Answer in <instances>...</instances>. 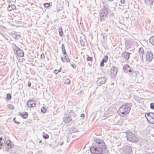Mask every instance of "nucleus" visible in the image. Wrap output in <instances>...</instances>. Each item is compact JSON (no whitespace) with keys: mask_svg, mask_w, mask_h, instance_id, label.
Instances as JSON below:
<instances>
[{"mask_svg":"<svg viewBox=\"0 0 154 154\" xmlns=\"http://www.w3.org/2000/svg\"><path fill=\"white\" fill-rule=\"evenodd\" d=\"M42 142V141L41 140H40V141H39V142L40 143H41V142Z\"/></svg>","mask_w":154,"mask_h":154,"instance_id":"nucleus-46","label":"nucleus"},{"mask_svg":"<svg viewBox=\"0 0 154 154\" xmlns=\"http://www.w3.org/2000/svg\"><path fill=\"white\" fill-rule=\"evenodd\" d=\"M47 110V109L44 107H43L41 109V112L43 113H45Z\"/></svg>","mask_w":154,"mask_h":154,"instance_id":"nucleus-28","label":"nucleus"},{"mask_svg":"<svg viewBox=\"0 0 154 154\" xmlns=\"http://www.w3.org/2000/svg\"><path fill=\"white\" fill-rule=\"evenodd\" d=\"M27 105L29 108L34 107L35 106L36 102L34 100H29L27 101Z\"/></svg>","mask_w":154,"mask_h":154,"instance_id":"nucleus-7","label":"nucleus"},{"mask_svg":"<svg viewBox=\"0 0 154 154\" xmlns=\"http://www.w3.org/2000/svg\"><path fill=\"white\" fill-rule=\"evenodd\" d=\"M65 83L66 84H69L70 83V81L69 79H66L65 80Z\"/></svg>","mask_w":154,"mask_h":154,"instance_id":"nucleus-29","label":"nucleus"},{"mask_svg":"<svg viewBox=\"0 0 154 154\" xmlns=\"http://www.w3.org/2000/svg\"><path fill=\"white\" fill-rule=\"evenodd\" d=\"M103 149L97 148V154H102L103 153Z\"/></svg>","mask_w":154,"mask_h":154,"instance_id":"nucleus-23","label":"nucleus"},{"mask_svg":"<svg viewBox=\"0 0 154 154\" xmlns=\"http://www.w3.org/2000/svg\"><path fill=\"white\" fill-rule=\"evenodd\" d=\"M44 6L46 8H48L50 6V4L48 3H45Z\"/></svg>","mask_w":154,"mask_h":154,"instance_id":"nucleus-32","label":"nucleus"},{"mask_svg":"<svg viewBox=\"0 0 154 154\" xmlns=\"http://www.w3.org/2000/svg\"><path fill=\"white\" fill-rule=\"evenodd\" d=\"M108 59V57L107 56H105L103 59L102 60L100 63V66H104V63H106Z\"/></svg>","mask_w":154,"mask_h":154,"instance_id":"nucleus-13","label":"nucleus"},{"mask_svg":"<svg viewBox=\"0 0 154 154\" xmlns=\"http://www.w3.org/2000/svg\"><path fill=\"white\" fill-rule=\"evenodd\" d=\"M8 10L9 11H11L13 10L16 9V6L14 5H9L7 7Z\"/></svg>","mask_w":154,"mask_h":154,"instance_id":"nucleus-17","label":"nucleus"},{"mask_svg":"<svg viewBox=\"0 0 154 154\" xmlns=\"http://www.w3.org/2000/svg\"><path fill=\"white\" fill-rule=\"evenodd\" d=\"M149 42L151 44L154 45V36H152L150 38Z\"/></svg>","mask_w":154,"mask_h":154,"instance_id":"nucleus-21","label":"nucleus"},{"mask_svg":"<svg viewBox=\"0 0 154 154\" xmlns=\"http://www.w3.org/2000/svg\"><path fill=\"white\" fill-rule=\"evenodd\" d=\"M71 120V119L70 118V117L69 116H66L64 119V121L65 122H70Z\"/></svg>","mask_w":154,"mask_h":154,"instance_id":"nucleus-20","label":"nucleus"},{"mask_svg":"<svg viewBox=\"0 0 154 154\" xmlns=\"http://www.w3.org/2000/svg\"><path fill=\"white\" fill-rule=\"evenodd\" d=\"M145 116L149 123L154 124V113H147L145 114Z\"/></svg>","mask_w":154,"mask_h":154,"instance_id":"nucleus-4","label":"nucleus"},{"mask_svg":"<svg viewBox=\"0 0 154 154\" xmlns=\"http://www.w3.org/2000/svg\"><path fill=\"white\" fill-rule=\"evenodd\" d=\"M59 32L60 35L61 36H62L63 34V32L61 27L59 29Z\"/></svg>","mask_w":154,"mask_h":154,"instance_id":"nucleus-26","label":"nucleus"},{"mask_svg":"<svg viewBox=\"0 0 154 154\" xmlns=\"http://www.w3.org/2000/svg\"><path fill=\"white\" fill-rule=\"evenodd\" d=\"M11 94H7L6 95V99L7 100H9L11 99Z\"/></svg>","mask_w":154,"mask_h":154,"instance_id":"nucleus-27","label":"nucleus"},{"mask_svg":"<svg viewBox=\"0 0 154 154\" xmlns=\"http://www.w3.org/2000/svg\"><path fill=\"white\" fill-rule=\"evenodd\" d=\"M2 144H0V149H2Z\"/></svg>","mask_w":154,"mask_h":154,"instance_id":"nucleus-43","label":"nucleus"},{"mask_svg":"<svg viewBox=\"0 0 154 154\" xmlns=\"http://www.w3.org/2000/svg\"><path fill=\"white\" fill-rule=\"evenodd\" d=\"M109 1H112L113 0H108Z\"/></svg>","mask_w":154,"mask_h":154,"instance_id":"nucleus-47","label":"nucleus"},{"mask_svg":"<svg viewBox=\"0 0 154 154\" xmlns=\"http://www.w3.org/2000/svg\"><path fill=\"white\" fill-rule=\"evenodd\" d=\"M91 153L93 154H95L96 152V148L94 147H92L90 149Z\"/></svg>","mask_w":154,"mask_h":154,"instance_id":"nucleus-22","label":"nucleus"},{"mask_svg":"<svg viewBox=\"0 0 154 154\" xmlns=\"http://www.w3.org/2000/svg\"><path fill=\"white\" fill-rule=\"evenodd\" d=\"M12 145V143L11 140H7L3 145V149L5 151H8L11 149Z\"/></svg>","mask_w":154,"mask_h":154,"instance_id":"nucleus-3","label":"nucleus"},{"mask_svg":"<svg viewBox=\"0 0 154 154\" xmlns=\"http://www.w3.org/2000/svg\"><path fill=\"white\" fill-rule=\"evenodd\" d=\"M127 66L128 67H129V66H128V65H127Z\"/></svg>","mask_w":154,"mask_h":154,"instance_id":"nucleus-48","label":"nucleus"},{"mask_svg":"<svg viewBox=\"0 0 154 154\" xmlns=\"http://www.w3.org/2000/svg\"><path fill=\"white\" fill-rule=\"evenodd\" d=\"M20 115L22 116V117L23 119H26L28 117V114L27 112H25L23 113H21Z\"/></svg>","mask_w":154,"mask_h":154,"instance_id":"nucleus-19","label":"nucleus"},{"mask_svg":"<svg viewBox=\"0 0 154 154\" xmlns=\"http://www.w3.org/2000/svg\"><path fill=\"white\" fill-rule=\"evenodd\" d=\"M63 141H62L60 143L59 145L60 146H62L63 145Z\"/></svg>","mask_w":154,"mask_h":154,"instance_id":"nucleus-39","label":"nucleus"},{"mask_svg":"<svg viewBox=\"0 0 154 154\" xmlns=\"http://www.w3.org/2000/svg\"><path fill=\"white\" fill-rule=\"evenodd\" d=\"M126 137L128 140L133 142H136L138 141V138L135 134L131 132H128L126 134Z\"/></svg>","mask_w":154,"mask_h":154,"instance_id":"nucleus-2","label":"nucleus"},{"mask_svg":"<svg viewBox=\"0 0 154 154\" xmlns=\"http://www.w3.org/2000/svg\"><path fill=\"white\" fill-rule=\"evenodd\" d=\"M28 86L29 87H30L31 85V83L30 82H29L28 83Z\"/></svg>","mask_w":154,"mask_h":154,"instance_id":"nucleus-38","label":"nucleus"},{"mask_svg":"<svg viewBox=\"0 0 154 154\" xmlns=\"http://www.w3.org/2000/svg\"><path fill=\"white\" fill-rule=\"evenodd\" d=\"M131 109V106L130 105L128 104L123 105L118 110V113L120 116L124 117L129 113Z\"/></svg>","mask_w":154,"mask_h":154,"instance_id":"nucleus-1","label":"nucleus"},{"mask_svg":"<svg viewBox=\"0 0 154 154\" xmlns=\"http://www.w3.org/2000/svg\"><path fill=\"white\" fill-rule=\"evenodd\" d=\"M12 0H8V2L9 3H11Z\"/></svg>","mask_w":154,"mask_h":154,"instance_id":"nucleus-42","label":"nucleus"},{"mask_svg":"<svg viewBox=\"0 0 154 154\" xmlns=\"http://www.w3.org/2000/svg\"><path fill=\"white\" fill-rule=\"evenodd\" d=\"M153 58V54L150 52H147L146 55V61L149 63L152 61Z\"/></svg>","mask_w":154,"mask_h":154,"instance_id":"nucleus-6","label":"nucleus"},{"mask_svg":"<svg viewBox=\"0 0 154 154\" xmlns=\"http://www.w3.org/2000/svg\"><path fill=\"white\" fill-rule=\"evenodd\" d=\"M41 57L42 59H44L45 58V56L44 54H41Z\"/></svg>","mask_w":154,"mask_h":154,"instance_id":"nucleus-35","label":"nucleus"},{"mask_svg":"<svg viewBox=\"0 0 154 154\" xmlns=\"http://www.w3.org/2000/svg\"><path fill=\"white\" fill-rule=\"evenodd\" d=\"M85 116V115L84 114H82L81 115V117H82L84 118Z\"/></svg>","mask_w":154,"mask_h":154,"instance_id":"nucleus-40","label":"nucleus"},{"mask_svg":"<svg viewBox=\"0 0 154 154\" xmlns=\"http://www.w3.org/2000/svg\"><path fill=\"white\" fill-rule=\"evenodd\" d=\"M62 52H63V54L64 55H66V51L65 49V48L64 45L63 44L62 45Z\"/></svg>","mask_w":154,"mask_h":154,"instance_id":"nucleus-25","label":"nucleus"},{"mask_svg":"<svg viewBox=\"0 0 154 154\" xmlns=\"http://www.w3.org/2000/svg\"><path fill=\"white\" fill-rule=\"evenodd\" d=\"M120 3L122 4H124L125 3V0H120Z\"/></svg>","mask_w":154,"mask_h":154,"instance_id":"nucleus-37","label":"nucleus"},{"mask_svg":"<svg viewBox=\"0 0 154 154\" xmlns=\"http://www.w3.org/2000/svg\"><path fill=\"white\" fill-rule=\"evenodd\" d=\"M17 56L18 57H23L24 56L23 52L20 49L18 48L16 51Z\"/></svg>","mask_w":154,"mask_h":154,"instance_id":"nucleus-12","label":"nucleus"},{"mask_svg":"<svg viewBox=\"0 0 154 154\" xmlns=\"http://www.w3.org/2000/svg\"><path fill=\"white\" fill-rule=\"evenodd\" d=\"M63 57L61 58L62 61L64 62H69L70 61V59L68 58L67 55H65Z\"/></svg>","mask_w":154,"mask_h":154,"instance_id":"nucleus-15","label":"nucleus"},{"mask_svg":"<svg viewBox=\"0 0 154 154\" xmlns=\"http://www.w3.org/2000/svg\"><path fill=\"white\" fill-rule=\"evenodd\" d=\"M87 60L88 61H92V58L91 57H88Z\"/></svg>","mask_w":154,"mask_h":154,"instance_id":"nucleus-34","label":"nucleus"},{"mask_svg":"<svg viewBox=\"0 0 154 154\" xmlns=\"http://www.w3.org/2000/svg\"><path fill=\"white\" fill-rule=\"evenodd\" d=\"M132 151V147L130 146H127L125 147L124 149V152L126 154H128Z\"/></svg>","mask_w":154,"mask_h":154,"instance_id":"nucleus-10","label":"nucleus"},{"mask_svg":"<svg viewBox=\"0 0 154 154\" xmlns=\"http://www.w3.org/2000/svg\"><path fill=\"white\" fill-rule=\"evenodd\" d=\"M108 13V9L106 6H104L103 8L101 10L100 14L101 18L104 19L106 17Z\"/></svg>","mask_w":154,"mask_h":154,"instance_id":"nucleus-5","label":"nucleus"},{"mask_svg":"<svg viewBox=\"0 0 154 154\" xmlns=\"http://www.w3.org/2000/svg\"><path fill=\"white\" fill-rule=\"evenodd\" d=\"M98 148L102 149H106L107 147L103 140H101L98 142Z\"/></svg>","mask_w":154,"mask_h":154,"instance_id":"nucleus-9","label":"nucleus"},{"mask_svg":"<svg viewBox=\"0 0 154 154\" xmlns=\"http://www.w3.org/2000/svg\"><path fill=\"white\" fill-rule=\"evenodd\" d=\"M145 2L146 5L152 6L153 2V0H145Z\"/></svg>","mask_w":154,"mask_h":154,"instance_id":"nucleus-18","label":"nucleus"},{"mask_svg":"<svg viewBox=\"0 0 154 154\" xmlns=\"http://www.w3.org/2000/svg\"><path fill=\"white\" fill-rule=\"evenodd\" d=\"M71 66L73 68H75L76 67L75 65L74 64H72Z\"/></svg>","mask_w":154,"mask_h":154,"instance_id":"nucleus-41","label":"nucleus"},{"mask_svg":"<svg viewBox=\"0 0 154 154\" xmlns=\"http://www.w3.org/2000/svg\"><path fill=\"white\" fill-rule=\"evenodd\" d=\"M106 81V79L104 77H102L99 78L97 80L98 85H100L103 84Z\"/></svg>","mask_w":154,"mask_h":154,"instance_id":"nucleus-11","label":"nucleus"},{"mask_svg":"<svg viewBox=\"0 0 154 154\" xmlns=\"http://www.w3.org/2000/svg\"><path fill=\"white\" fill-rule=\"evenodd\" d=\"M131 70H130H130H129V72H131Z\"/></svg>","mask_w":154,"mask_h":154,"instance_id":"nucleus-45","label":"nucleus"},{"mask_svg":"<svg viewBox=\"0 0 154 154\" xmlns=\"http://www.w3.org/2000/svg\"><path fill=\"white\" fill-rule=\"evenodd\" d=\"M144 52V50L143 48L141 47L139 48L138 53L140 57H142V59H143Z\"/></svg>","mask_w":154,"mask_h":154,"instance_id":"nucleus-16","label":"nucleus"},{"mask_svg":"<svg viewBox=\"0 0 154 154\" xmlns=\"http://www.w3.org/2000/svg\"><path fill=\"white\" fill-rule=\"evenodd\" d=\"M15 119H16V118H14V122H15L17 124H20V122H19L16 121L15 120Z\"/></svg>","mask_w":154,"mask_h":154,"instance_id":"nucleus-36","label":"nucleus"},{"mask_svg":"<svg viewBox=\"0 0 154 154\" xmlns=\"http://www.w3.org/2000/svg\"><path fill=\"white\" fill-rule=\"evenodd\" d=\"M130 53L124 52L122 54V56L127 60H128L130 57Z\"/></svg>","mask_w":154,"mask_h":154,"instance_id":"nucleus-14","label":"nucleus"},{"mask_svg":"<svg viewBox=\"0 0 154 154\" xmlns=\"http://www.w3.org/2000/svg\"><path fill=\"white\" fill-rule=\"evenodd\" d=\"M150 108L152 109H154V103H151L150 104Z\"/></svg>","mask_w":154,"mask_h":154,"instance_id":"nucleus-31","label":"nucleus"},{"mask_svg":"<svg viewBox=\"0 0 154 154\" xmlns=\"http://www.w3.org/2000/svg\"><path fill=\"white\" fill-rule=\"evenodd\" d=\"M8 108L9 110H13L15 108L14 106L11 104H9L7 105Z\"/></svg>","mask_w":154,"mask_h":154,"instance_id":"nucleus-24","label":"nucleus"},{"mask_svg":"<svg viewBox=\"0 0 154 154\" xmlns=\"http://www.w3.org/2000/svg\"><path fill=\"white\" fill-rule=\"evenodd\" d=\"M43 137L45 139H47L49 138V136L48 135V134H44L43 135Z\"/></svg>","mask_w":154,"mask_h":154,"instance_id":"nucleus-30","label":"nucleus"},{"mask_svg":"<svg viewBox=\"0 0 154 154\" xmlns=\"http://www.w3.org/2000/svg\"><path fill=\"white\" fill-rule=\"evenodd\" d=\"M54 72L56 74H57L58 72H60V69L59 70L55 69L54 70Z\"/></svg>","mask_w":154,"mask_h":154,"instance_id":"nucleus-33","label":"nucleus"},{"mask_svg":"<svg viewBox=\"0 0 154 154\" xmlns=\"http://www.w3.org/2000/svg\"><path fill=\"white\" fill-rule=\"evenodd\" d=\"M118 71L117 68L115 66L112 67L110 69V75L111 76H115Z\"/></svg>","mask_w":154,"mask_h":154,"instance_id":"nucleus-8","label":"nucleus"},{"mask_svg":"<svg viewBox=\"0 0 154 154\" xmlns=\"http://www.w3.org/2000/svg\"><path fill=\"white\" fill-rule=\"evenodd\" d=\"M2 140V138L1 137H0V141H1Z\"/></svg>","mask_w":154,"mask_h":154,"instance_id":"nucleus-44","label":"nucleus"}]
</instances>
